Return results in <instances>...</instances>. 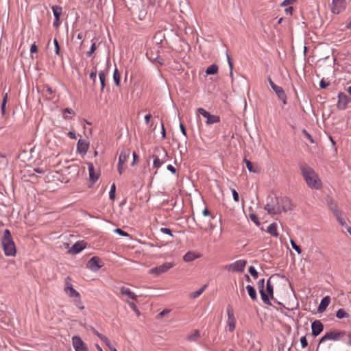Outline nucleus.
<instances>
[{
	"label": "nucleus",
	"mask_w": 351,
	"mask_h": 351,
	"mask_svg": "<svg viewBox=\"0 0 351 351\" xmlns=\"http://www.w3.org/2000/svg\"><path fill=\"white\" fill-rule=\"evenodd\" d=\"M97 77V69L95 68L92 70L90 74V78L95 82Z\"/></svg>",
	"instance_id": "nucleus-50"
},
{
	"label": "nucleus",
	"mask_w": 351,
	"mask_h": 351,
	"mask_svg": "<svg viewBox=\"0 0 351 351\" xmlns=\"http://www.w3.org/2000/svg\"><path fill=\"white\" fill-rule=\"evenodd\" d=\"M300 343H301V345H302V348H306V347H307V346H308V341H307V339H306V337H305V336L302 337L300 338Z\"/></svg>",
	"instance_id": "nucleus-47"
},
{
	"label": "nucleus",
	"mask_w": 351,
	"mask_h": 351,
	"mask_svg": "<svg viewBox=\"0 0 351 351\" xmlns=\"http://www.w3.org/2000/svg\"><path fill=\"white\" fill-rule=\"evenodd\" d=\"M131 152L130 149H123L121 151L119 157V162L120 165H124L130 157Z\"/></svg>",
	"instance_id": "nucleus-17"
},
{
	"label": "nucleus",
	"mask_w": 351,
	"mask_h": 351,
	"mask_svg": "<svg viewBox=\"0 0 351 351\" xmlns=\"http://www.w3.org/2000/svg\"><path fill=\"white\" fill-rule=\"evenodd\" d=\"M53 43H54V46H55V53L56 55L58 56H60V45H59V43L57 40L56 38H55L53 40Z\"/></svg>",
	"instance_id": "nucleus-42"
},
{
	"label": "nucleus",
	"mask_w": 351,
	"mask_h": 351,
	"mask_svg": "<svg viewBox=\"0 0 351 351\" xmlns=\"http://www.w3.org/2000/svg\"><path fill=\"white\" fill-rule=\"evenodd\" d=\"M266 291L267 292L268 295H269L270 298H273L274 297V287L271 282V279L269 278L267 281L266 285Z\"/></svg>",
	"instance_id": "nucleus-28"
},
{
	"label": "nucleus",
	"mask_w": 351,
	"mask_h": 351,
	"mask_svg": "<svg viewBox=\"0 0 351 351\" xmlns=\"http://www.w3.org/2000/svg\"><path fill=\"white\" fill-rule=\"evenodd\" d=\"M244 162H245L246 167H247V169L249 170V171H250V172L256 171V170L254 169L252 163L250 160H248L246 158H244Z\"/></svg>",
	"instance_id": "nucleus-41"
},
{
	"label": "nucleus",
	"mask_w": 351,
	"mask_h": 351,
	"mask_svg": "<svg viewBox=\"0 0 351 351\" xmlns=\"http://www.w3.org/2000/svg\"><path fill=\"white\" fill-rule=\"evenodd\" d=\"M247 261L245 260H238L231 264L226 265L224 268L228 271L235 272H243L246 265Z\"/></svg>",
	"instance_id": "nucleus-5"
},
{
	"label": "nucleus",
	"mask_w": 351,
	"mask_h": 351,
	"mask_svg": "<svg viewBox=\"0 0 351 351\" xmlns=\"http://www.w3.org/2000/svg\"><path fill=\"white\" fill-rule=\"evenodd\" d=\"M290 243H291V245L293 249L295 250L298 254L302 253L300 247L299 245H298L293 240L291 239Z\"/></svg>",
	"instance_id": "nucleus-40"
},
{
	"label": "nucleus",
	"mask_w": 351,
	"mask_h": 351,
	"mask_svg": "<svg viewBox=\"0 0 351 351\" xmlns=\"http://www.w3.org/2000/svg\"><path fill=\"white\" fill-rule=\"evenodd\" d=\"M206 287H207V285H205L202 287H201L199 289L191 293V297L193 298H196L199 297L204 292V291L206 289Z\"/></svg>",
	"instance_id": "nucleus-37"
},
{
	"label": "nucleus",
	"mask_w": 351,
	"mask_h": 351,
	"mask_svg": "<svg viewBox=\"0 0 351 351\" xmlns=\"http://www.w3.org/2000/svg\"><path fill=\"white\" fill-rule=\"evenodd\" d=\"M344 0H332L331 11L334 14H339L345 9Z\"/></svg>",
	"instance_id": "nucleus-12"
},
{
	"label": "nucleus",
	"mask_w": 351,
	"mask_h": 351,
	"mask_svg": "<svg viewBox=\"0 0 351 351\" xmlns=\"http://www.w3.org/2000/svg\"><path fill=\"white\" fill-rule=\"evenodd\" d=\"M132 156H133V160H132V162L131 163V165L134 166L136 164V162L138 160V156L135 152H133Z\"/></svg>",
	"instance_id": "nucleus-55"
},
{
	"label": "nucleus",
	"mask_w": 351,
	"mask_h": 351,
	"mask_svg": "<svg viewBox=\"0 0 351 351\" xmlns=\"http://www.w3.org/2000/svg\"><path fill=\"white\" fill-rule=\"evenodd\" d=\"M99 263L100 258L97 256H93L88 261L86 266L89 269L93 271H97L102 267Z\"/></svg>",
	"instance_id": "nucleus-14"
},
{
	"label": "nucleus",
	"mask_w": 351,
	"mask_h": 351,
	"mask_svg": "<svg viewBox=\"0 0 351 351\" xmlns=\"http://www.w3.org/2000/svg\"><path fill=\"white\" fill-rule=\"evenodd\" d=\"M167 168L172 173L175 174L176 173V169L173 165H167Z\"/></svg>",
	"instance_id": "nucleus-60"
},
{
	"label": "nucleus",
	"mask_w": 351,
	"mask_h": 351,
	"mask_svg": "<svg viewBox=\"0 0 351 351\" xmlns=\"http://www.w3.org/2000/svg\"><path fill=\"white\" fill-rule=\"evenodd\" d=\"M97 49V45L95 43H93L89 51H87V56H90L95 52Z\"/></svg>",
	"instance_id": "nucleus-44"
},
{
	"label": "nucleus",
	"mask_w": 351,
	"mask_h": 351,
	"mask_svg": "<svg viewBox=\"0 0 351 351\" xmlns=\"http://www.w3.org/2000/svg\"><path fill=\"white\" fill-rule=\"evenodd\" d=\"M128 304H129V306L135 312H136L138 314H139V311L136 306V305L135 304L134 302H128Z\"/></svg>",
	"instance_id": "nucleus-52"
},
{
	"label": "nucleus",
	"mask_w": 351,
	"mask_h": 351,
	"mask_svg": "<svg viewBox=\"0 0 351 351\" xmlns=\"http://www.w3.org/2000/svg\"><path fill=\"white\" fill-rule=\"evenodd\" d=\"M89 171V178L92 182H95L99 179V174L95 172L94 166L92 163H89L88 166Z\"/></svg>",
	"instance_id": "nucleus-21"
},
{
	"label": "nucleus",
	"mask_w": 351,
	"mask_h": 351,
	"mask_svg": "<svg viewBox=\"0 0 351 351\" xmlns=\"http://www.w3.org/2000/svg\"><path fill=\"white\" fill-rule=\"evenodd\" d=\"M154 158L153 166L154 168H159L161 165H162L165 162H162L160 159H159L158 156H156L155 154L152 156Z\"/></svg>",
	"instance_id": "nucleus-34"
},
{
	"label": "nucleus",
	"mask_w": 351,
	"mask_h": 351,
	"mask_svg": "<svg viewBox=\"0 0 351 351\" xmlns=\"http://www.w3.org/2000/svg\"><path fill=\"white\" fill-rule=\"evenodd\" d=\"M71 280L70 277H66L65 278V286L64 287H73Z\"/></svg>",
	"instance_id": "nucleus-58"
},
{
	"label": "nucleus",
	"mask_w": 351,
	"mask_h": 351,
	"mask_svg": "<svg viewBox=\"0 0 351 351\" xmlns=\"http://www.w3.org/2000/svg\"><path fill=\"white\" fill-rule=\"evenodd\" d=\"M246 289H247L248 295L251 298V299L253 301H256L257 300V294H256V289L254 288V287H252V285H247Z\"/></svg>",
	"instance_id": "nucleus-24"
},
{
	"label": "nucleus",
	"mask_w": 351,
	"mask_h": 351,
	"mask_svg": "<svg viewBox=\"0 0 351 351\" xmlns=\"http://www.w3.org/2000/svg\"><path fill=\"white\" fill-rule=\"evenodd\" d=\"M264 284H265V279L264 278L261 279V280H258V287L259 291L261 290V289H264Z\"/></svg>",
	"instance_id": "nucleus-54"
},
{
	"label": "nucleus",
	"mask_w": 351,
	"mask_h": 351,
	"mask_svg": "<svg viewBox=\"0 0 351 351\" xmlns=\"http://www.w3.org/2000/svg\"><path fill=\"white\" fill-rule=\"evenodd\" d=\"M115 191H116V185L115 184H112L110 190L109 192V198L111 200H114L115 199Z\"/></svg>",
	"instance_id": "nucleus-38"
},
{
	"label": "nucleus",
	"mask_w": 351,
	"mask_h": 351,
	"mask_svg": "<svg viewBox=\"0 0 351 351\" xmlns=\"http://www.w3.org/2000/svg\"><path fill=\"white\" fill-rule=\"evenodd\" d=\"M95 334L101 339L102 340L106 346L110 349L111 351H112L113 348H115L110 343V341L108 339V337L104 336V335L99 333L97 331H95Z\"/></svg>",
	"instance_id": "nucleus-22"
},
{
	"label": "nucleus",
	"mask_w": 351,
	"mask_h": 351,
	"mask_svg": "<svg viewBox=\"0 0 351 351\" xmlns=\"http://www.w3.org/2000/svg\"><path fill=\"white\" fill-rule=\"evenodd\" d=\"M271 88L276 93L278 99L282 101V104L284 105L287 104V95L283 88L276 85L274 82L271 83Z\"/></svg>",
	"instance_id": "nucleus-9"
},
{
	"label": "nucleus",
	"mask_w": 351,
	"mask_h": 351,
	"mask_svg": "<svg viewBox=\"0 0 351 351\" xmlns=\"http://www.w3.org/2000/svg\"><path fill=\"white\" fill-rule=\"evenodd\" d=\"M89 147V143L84 139H79L77 144V152L84 156L86 154Z\"/></svg>",
	"instance_id": "nucleus-13"
},
{
	"label": "nucleus",
	"mask_w": 351,
	"mask_h": 351,
	"mask_svg": "<svg viewBox=\"0 0 351 351\" xmlns=\"http://www.w3.org/2000/svg\"><path fill=\"white\" fill-rule=\"evenodd\" d=\"M300 169L308 187L315 189H319L321 187L322 182L317 174L311 167L301 165Z\"/></svg>",
	"instance_id": "nucleus-2"
},
{
	"label": "nucleus",
	"mask_w": 351,
	"mask_h": 351,
	"mask_svg": "<svg viewBox=\"0 0 351 351\" xmlns=\"http://www.w3.org/2000/svg\"><path fill=\"white\" fill-rule=\"evenodd\" d=\"M67 135L69 136V138H72V139H75L76 138V134L74 132H72V131H69L67 134Z\"/></svg>",
	"instance_id": "nucleus-64"
},
{
	"label": "nucleus",
	"mask_w": 351,
	"mask_h": 351,
	"mask_svg": "<svg viewBox=\"0 0 351 351\" xmlns=\"http://www.w3.org/2000/svg\"><path fill=\"white\" fill-rule=\"evenodd\" d=\"M197 112L202 115L204 118L206 119V124L211 125L213 123H219L220 121V117L217 115H212L208 112H207L205 109L202 108H199L197 110Z\"/></svg>",
	"instance_id": "nucleus-7"
},
{
	"label": "nucleus",
	"mask_w": 351,
	"mask_h": 351,
	"mask_svg": "<svg viewBox=\"0 0 351 351\" xmlns=\"http://www.w3.org/2000/svg\"><path fill=\"white\" fill-rule=\"evenodd\" d=\"M250 219L254 222L255 223L257 226H259L260 225V221H259V219L257 217L256 215L254 214V213H251L250 215Z\"/></svg>",
	"instance_id": "nucleus-43"
},
{
	"label": "nucleus",
	"mask_w": 351,
	"mask_h": 351,
	"mask_svg": "<svg viewBox=\"0 0 351 351\" xmlns=\"http://www.w3.org/2000/svg\"><path fill=\"white\" fill-rule=\"evenodd\" d=\"M330 209L332 211L333 213H335V210L337 209V206L335 204L331 203L330 205Z\"/></svg>",
	"instance_id": "nucleus-63"
},
{
	"label": "nucleus",
	"mask_w": 351,
	"mask_h": 351,
	"mask_svg": "<svg viewBox=\"0 0 351 351\" xmlns=\"http://www.w3.org/2000/svg\"><path fill=\"white\" fill-rule=\"evenodd\" d=\"M117 169H118L119 173L120 175H121L124 171L123 165H120L119 163H118Z\"/></svg>",
	"instance_id": "nucleus-61"
},
{
	"label": "nucleus",
	"mask_w": 351,
	"mask_h": 351,
	"mask_svg": "<svg viewBox=\"0 0 351 351\" xmlns=\"http://www.w3.org/2000/svg\"><path fill=\"white\" fill-rule=\"evenodd\" d=\"M294 1H295V0H285V1L282 3L281 5H282V6H287V5H289V4L292 3H293Z\"/></svg>",
	"instance_id": "nucleus-62"
},
{
	"label": "nucleus",
	"mask_w": 351,
	"mask_h": 351,
	"mask_svg": "<svg viewBox=\"0 0 351 351\" xmlns=\"http://www.w3.org/2000/svg\"><path fill=\"white\" fill-rule=\"evenodd\" d=\"M120 292L122 295H126L129 299L136 300L137 298V295L128 287H122L120 289Z\"/></svg>",
	"instance_id": "nucleus-19"
},
{
	"label": "nucleus",
	"mask_w": 351,
	"mask_h": 351,
	"mask_svg": "<svg viewBox=\"0 0 351 351\" xmlns=\"http://www.w3.org/2000/svg\"><path fill=\"white\" fill-rule=\"evenodd\" d=\"M180 128L182 134L187 138L186 130L183 123H180Z\"/></svg>",
	"instance_id": "nucleus-56"
},
{
	"label": "nucleus",
	"mask_w": 351,
	"mask_h": 351,
	"mask_svg": "<svg viewBox=\"0 0 351 351\" xmlns=\"http://www.w3.org/2000/svg\"><path fill=\"white\" fill-rule=\"evenodd\" d=\"M200 335L199 330H194L191 335L187 337V339L190 341H195Z\"/></svg>",
	"instance_id": "nucleus-35"
},
{
	"label": "nucleus",
	"mask_w": 351,
	"mask_h": 351,
	"mask_svg": "<svg viewBox=\"0 0 351 351\" xmlns=\"http://www.w3.org/2000/svg\"><path fill=\"white\" fill-rule=\"evenodd\" d=\"M113 80L115 84L118 86L120 84L121 76L117 69H115L113 73Z\"/></svg>",
	"instance_id": "nucleus-36"
},
{
	"label": "nucleus",
	"mask_w": 351,
	"mask_h": 351,
	"mask_svg": "<svg viewBox=\"0 0 351 351\" xmlns=\"http://www.w3.org/2000/svg\"><path fill=\"white\" fill-rule=\"evenodd\" d=\"M1 243L6 256H14L16 255V250L15 243L13 241L10 231L8 229H5L3 232Z\"/></svg>",
	"instance_id": "nucleus-3"
},
{
	"label": "nucleus",
	"mask_w": 351,
	"mask_h": 351,
	"mask_svg": "<svg viewBox=\"0 0 351 351\" xmlns=\"http://www.w3.org/2000/svg\"><path fill=\"white\" fill-rule=\"evenodd\" d=\"M267 231L272 236L278 237V233L277 231V224L276 223H273L270 224L267 227Z\"/></svg>",
	"instance_id": "nucleus-27"
},
{
	"label": "nucleus",
	"mask_w": 351,
	"mask_h": 351,
	"mask_svg": "<svg viewBox=\"0 0 351 351\" xmlns=\"http://www.w3.org/2000/svg\"><path fill=\"white\" fill-rule=\"evenodd\" d=\"M38 51V47L35 43L32 44L30 47V52L32 53H36Z\"/></svg>",
	"instance_id": "nucleus-59"
},
{
	"label": "nucleus",
	"mask_w": 351,
	"mask_h": 351,
	"mask_svg": "<svg viewBox=\"0 0 351 351\" xmlns=\"http://www.w3.org/2000/svg\"><path fill=\"white\" fill-rule=\"evenodd\" d=\"M160 232L162 233L167 234H169L171 237H173L172 232H171V229H169V228H160Z\"/></svg>",
	"instance_id": "nucleus-49"
},
{
	"label": "nucleus",
	"mask_w": 351,
	"mask_h": 351,
	"mask_svg": "<svg viewBox=\"0 0 351 351\" xmlns=\"http://www.w3.org/2000/svg\"><path fill=\"white\" fill-rule=\"evenodd\" d=\"M173 263H165L164 264L152 268L149 270V274H154L155 276H160V274L165 273L169 269L174 266Z\"/></svg>",
	"instance_id": "nucleus-6"
},
{
	"label": "nucleus",
	"mask_w": 351,
	"mask_h": 351,
	"mask_svg": "<svg viewBox=\"0 0 351 351\" xmlns=\"http://www.w3.org/2000/svg\"><path fill=\"white\" fill-rule=\"evenodd\" d=\"M228 314V327L230 332H233L235 329L236 319L234 315L233 309L230 306L227 308Z\"/></svg>",
	"instance_id": "nucleus-10"
},
{
	"label": "nucleus",
	"mask_w": 351,
	"mask_h": 351,
	"mask_svg": "<svg viewBox=\"0 0 351 351\" xmlns=\"http://www.w3.org/2000/svg\"><path fill=\"white\" fill-rule=\"evenodd\" d=\"M218 71V66L216 64H212L210 66H209L206 70V73L207 75H213V74H215Z\"/></svg>",
	"instance_id": "nucleus-32"
},
{
	"label": "nucleus",
	"mask_w": 351,
	"mask_h": 351,
	"mask_svg": "<svg viewBox=\"0 0 351 351\" xmlns=\"http://www.w3.org/2000/svg\"><path fill=\"white\" fill-rule=\"evenodd\" d=\"M329 85V83L328 82H325L324 80H322L319 82V86L322 88H326L327 86H328Z\"/></svg>",
	"instance_id": "nucleus-57"
},
{
	"label": "nucleus",
	"mask_w": 351,
	"mask_h": 351,
	"mask_svg": "<svg viewBox=\"0 0 351 351\" xmlns=\"http://www.w3.org/2000/svg\"><path fill=\"white\" fill-rule=\"evenodd\" d=\"M99 81L101 83V91L103 92L105 88V82H106V74L103 71H99Z\"/></svg>",
	"instance_id": "nucleus-30"
},
{
	"label": "nucleus",
	"mask_w": 351,
	"mask_h": 351,
	"mask_svg": "<svg viewBox=\"0 0 351 351\" xmlns=\"http://www.w3.org/2000/svg\"><path fill=\"white\" fill-rule=\"evenodd\" d=\"M249 272L250 274V275L254 278V279H256L258 276V271H256V269H255L254 267L253 266H250V268H249Z\"/></svg>",
	"instance_id": "nucleus-39"
},
{
	"label": "nucleus",
	"mask_w": 351,
	"mask_h": 351,
	"mask_svg": "<svg viewBox=\"0 0 351 351\" xmlns=\"http://www.w3.org/2000/svg\"><path fill=\"white\" fill-rule=\"evenodd\" d=\"M231 191L232 193L234 200L235 202H238L239 201V196L238 193L237 192V191L234 189H232Z\"/></svg>",
	"instance_id": "nucleus-48"
},
{
	"label": "nucleus",
	"mask_w": 351,
	"mask_h": 351,
	"mask_svg": "<svg viewBox=\"0 0 351 351\" xmlns=\"http://www.w3.org/2000/svg\"><path fill=\"white\" fill-rule=\"evenodd\" d=\"M86 247V243L84 241L76 242L69 250V252L72 254H77L82 252Z\"/></svg>",
	"instance_id": "nucleus-16"
},
{
	"label": "nucleus",
	"mask_w": 351,
	"mask_h": 351,
	"mask_svg": "<svg viewBox=\"0 0 351 351\" xmlns=\"http://www.w3.org/2000/svg\"><path fill=\"white\" fill-rule=\"evenodd\" d=\"M156 156L159 157V159L162 160L163 162H166L168 159V154L166 149L163 147H159L157 148L156 150Z\"/></svg>",
	"instance_id": "nucleus-18"
},
{
	"label": "nucleus",
	"mask_w": 351,
	"mask_h": 351,
	"mask_svg": "<svg viewBox=\"0 0 351 351\" xmlns=\"http://www.w3.org/2000/svg\"><path fill=\"white\" fill-rule=\"evenodd\" d=\"M302 133L310 141L311 143H314L313 136L305 129L302 130Z\"/></svg>",
	"instance_id": "nucleus-45"
},
{
	"label": "nucleus",
	"mask_w": 351,
	"mask_h": 351,
	"mask_svg": "<svg viewBox=\"0 0 351 351\" xmlns=\"http://www.w3.org/2000/svg\"><path fill=\"white\" fill-rule=\"evenodd\" d=\"M114 232H117V234H119L121 236L130 237V234L128 232L123 231V230H121L120 228L115 229Z\"/></svg>",
	"instance_id": "nucleus-46"
},
{
	"label": "nucleus",
	"mask_w": 351,
	"mask_h": 351,
	"mask_svg": "<svg viewBox=\"0 0 351 351\" xmlns=\"http://www.w3.org/2000/svg\"><path fill=\"white\" fill-rule=\"evenodd\" d=\"M291 200L287 197L268 196L265 210L270 215H278L292 209Z\"/></svg>",
	"instance_id": "nucleus-1"
},
{
	"label": "nucleus",
	"mask_w": 351,
	"mask_h": 351,
	"mask_svg": "<svg viewBox=\"0 0 351 351\" xmlns=\"http://www.w3.org/2000/svg\"><path fill=\"white\" fill-rule=\"evenodd\" d=\"M226 55H227V60H228V65H229L230 69V76H232V69H233L232 62L230 60V57L229 54L227 53Z\"/></svg>",
	"instance_id": "nucleus-51"
},
{
	"label": "nucleus",
	"mask_w": 351,
	"mask_h": 351,
	"mask_svg": "<svg viewBox=\"0 0 351 351\" xmlns=\"http://www.w3.org/2000/svg\"><path fill=\"white\" fill-rule=\"evenodd\" d=\"M170 312V310L165 309L157 315V318H162L165 315H167Z\"/></svg>",
	"instance_id": "nucleus-53"
},
{
	"label": "nucleus",
	"mask_w": 351,
	"mask_h": 351,
	"mask_svg": "<svg viewBox=\"0 0 351 351\" xmlns=\"http://www.w3.org/2000/svg\"><path fill=\"white\" fill-rule=\"evenodd\" d=\"M351 101V98L346 95L344 93H339L338 94V103L337 108L339 110H345L347 108L348 104Z\"/></svg>",
	"instance_id": "nucleus-8"
},
{
	"label": "nucleus",
	"mask_w": 351,
	"mask_h": 351,
	"mask_svg": "<svg viewBox=\"0 0 351 351\" xmlns=\"http://www.w3.org/2000/svg\"><path fill=\"white\" fill-rule=\"evenodd\" d=\"M336 317L338 319L348 318L349 317V314L346 312V311L343 308H339L336 312Z\"/></svg>",
	"instance_id": "nucleus-31"
},
{
	"label": "nucleus",
	"mask_w": 351,
	"mask_h": 351,
	"mask_svg": "<svg viewBox=\"0 0 351 351\" xmlns=\"http://www.w3.org/2000/svg\"><path fill=\"white\" fill-rule=\"evenodd\" d=\"M53 14L55 19H60L62 14V8L59 5H53L52 8Z\"/></svg>",
	"instance_id": "nucleus-26"
},
{
	"label": "nucleus",
	"mask_w": 351,
	"mask_h": 351,
	"mask_svg": "<svg viewBox=\"0 0 351 351\" xmlns=\"http://www.w3.org/2000/svg\"><path fill=\"white\" fill-rule=\"evenodd\" d=\"M260 294L263 302L266 304L271 305V302L269 300L270 297H269V295L265 292L264 289H261Z\"/></svg>",
	"instance_id": "nucleus-29"
},
{
	"label": "nucleus",
	"mask_w": 351,
	"mask_h": 351,
	"mask_svg": "<svg viewBox=\"0 0 351 351\" xmlns=\"http://www.w3.org/2000/svg\"><path fill=\"white\" fill-rule=\"evenodd\" d=\"M346 335V332L340 330H332L327 332L319 340V344L326 341H339Z\"/></svg>",
	"instance_id": "nucleus-4"
},
{
	"label": "nucleus",
	"mask_w": 351,
	"mask_h": 351,
	"mask_svg": "<svg viewBox=\"0 0 351 351\" xmlns=\"http://www.w3.org/2000/svg\"><path fill=\"white\" fill-rule=\"evenodd\" d=\"M197 258H198V256L196 255L194 252H188L187 253H186L184 256H183V260L185 261V262H191V261H194L195 259H196Z\"/></svg>",
	"instance_id": "nucleus-25"
},
{
	"label": "nucleus",
	"mask_w": 351,
	"mask_h": 351,
	"mask_svg": "<svg viewBox=\"0 0 351 351\" xmlns=\"http://www.w3.org/2000/svg\"><path fill=\"white\" fill-rule=\"evenodd\" d=\"M8 93H5L3 97V101H2V104H1V114L3 116H4L5 114V106H6V104L8 102Z\"/></svg>",
	"instance_id": "nucleus-33"
},
{
	"label": "nucleus",
	"mask_w": 351,
	"mask_h": 351,
	"mask_svg": "<svg viewBox=\"0 0 351 351\" xmlns=\"http://www.w3.org/2000/svg\"><path fill=\"white\" fill-rule=\"evenodd\" d=\"M72 343L75 351H88L86 344L80 337L74 336L72 338Z\"/></svg>",
	"instance_id": "nucleus-11"
},
{
	"label": "nucleus",
	"mask_w": 351,
	"mask_h": 351,
	"mask_svg": "<svg viewBox=\"0 0 351 351\" xmlns=\"http://www.w3.org/2000/svg\"><path fill=\"white\" fill-rule=\"evenodd\" d=\"M324 330V325L320 320H315L311 324L312 335L314 337L318 336Z\"/></svg>",
	"instance_id": "nucleus-15"
},
{
	"label": "nucleus",
	"mask_w": 351,
	"mask_h": 351,
	"mask_svg": "<svg viewBox=\"0 0 351 351\" xmlns=\"http://www.w3.org/2000/svg\"><path fill=\"white\" fill-rule=\"evenodd\" d=\"M330 298L329 296H326L324 298H323L321 300V302L318 306V311L319 313H322V312H324L326 308L328 307V306L330 304Z\"/></svg>",
	"instance_id": "nucleus-20"
},
{
	"label": "nucleus",
	"mask_w": 351,
	"mask_h": 351,
	"mask_svg": "<svg viewBox=\"0 0 351 351\" xmlns=\"http://www.w3.org/2000/svg\"><path fill=\"white\" fill-rule=\"evenodd\" d=\"M64 292L71 298H78L80 293L73 287H64Z\"/></svg>",
	"instance_id": "nucleus-23"
}]
</instances>
